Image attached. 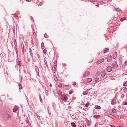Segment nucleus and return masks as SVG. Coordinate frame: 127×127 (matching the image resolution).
I'll return each instance as SVG.
<instances>
[{
    "instance_id": "48",
    "label": "nucleus",
    "mask_w": 127,
    "mask_h": 127,
    "mask_svg": "<svg viewBox=\"0 0 127 127\" xmlns=\"http://www.w3.org/2000/svg\"><path fill=\"white\" fill-rule=\"evenodd\" d=\"M73 85L75 86L76 84V83L75 82H73Z\"/></svg>"
},
{
    "instance_id": "55",
    "label": "nucleus",
    "mask_w": 127,
    "mask_h": 127,
    "mask_svg": "<svg viewBox=\"0 0 127 127\" xmlns=\"http://www.w3.org/2000/svg\"><path fill=\"white\" fill-rule=\"evenodd\" d=\"M24 72L25 73H27V72L26 71V70H24Z\"/></svg>"
},
{
    "instance_id": "35",
    "label": "nucleus",
    "mask_w": 127,
    "mask_h": 127,
    "mask_svg": "<svg viewBox=\"0 0 127 127\" xmlns=\"http://www.w3.org/2000/svg\"><path fill=\"white\" fill-rule=\"evenodd\" d=\"M44 37L45 38H47L48 37V36L46 33H45L44 35Z\"/></svg>"
},
{
    "instance_id": "53",
    "label": "nucleus",
    "mask_w": 127,
    "mask_h": 127,
    "mask_svg": "<svg viewBox=\"0 0 127 127\" xmlns=\"http://www.w3.org/2000/svg\"><path fill=\"white\" fill-rule=\"evenodd\" d=\"M37 57L39 59L40 58V56L39 54H37Z\"/></svg>"
},
{
    "instance_id": "13",
    "label": "nucleus",
    "mask_w": 127,
    "mask_h": 127,
    "mask_svg": "<svg viewBox=\"0 0 127 127\" xmlns=\"http://www.w3.org/2000/svg\"><path fill=\"white\" fill-rule=\"evenodd\" d=\"M117 53L116 52H115L113 54V58L114 59L116 58L117 56Z\"/></svg>"
},
{
    "instance_id": "47",
    "label": "nucleus",
    "mask_w": 127,
    "mask_h": 127,
    "mask_svg": "<svg viewBox=\"0 0 127 127\" xmlns=\"http://www.w3.org/2000/svg\"><path fill=\"white\" fill-rule=\"evenodd\" d=\"M34 51V49H33V53H34V54H35L36 53H37V51H35V52Z\"/></svg>"
},
{
    "instance_id": "8",
    "label": "nucleus",
    "mask_w": 127,
    "mask_h": 127,
    "mask_svg": "<svg viewBox=\"0 0 127 127\" xmlns=\"http://www.w3.org/2000/svg\"><path fill=\"white\" fill-rule=\"evenodd\" d=\"M90 72L88 71H86L84 74V75L83 76L85 77H86L87 76L90 74Z\"/></svg>"
},
{
    "instance_id": "20",
    "label": "nucleus",
    "mask_w": 127,
    "mask_h": 127,
    "mask_svg": "<svg viewBox=\"0 0 127 127\" xmlns=\"http://www.w3.org/2000/svg\"><path fill=\"white\" fill-rule=\"evenodd\" d=\"M52 70L54 72V71H55L56 70V66H54L52 67Z\"/></svg>"
},
{
    "instance_id": "15",
    "label": "nucleus",
    "mask_w": 127,
    "mask_h": 127,
    "mask_svg": "<svg viewBox=\"0 0 127 127\" xmlns=\"http://www.w3.org/2000/svg\"><path fill=\"white\" fill-rule=\"evenodd\" d=\"M88 90H87L86 91L83 92V95H87L88 93Z\"/></svg>"
},
{
    "instance_id": "61",
    "label": "nucleus",
    "mask_w": 127,
    "mask_h": 127,
    "mask_svg": "<svg viewBox=\"0 0 127 127\" xmlns=\"http://www.w3.org/2000/svg\"><path fill=\"white\" fill-rule=\"evenodd\" d=\"M50 87H52V85L51 84V83L50 84Z\"/></svg>"
},
{
    "instance_id": "28",
    "label": "nucleus",
    "mask_w": 127,
    "mask_h": 127,
    "mask_svg": "<svg viewBox=\"0 0 127 127\" xmlns=\"http://www.w3.org/2000/svg\"><path fill=\"white\" fill-rule=\"evenodd\" d=\"M19 88L20 90H21L22 89V86L20 83L19 84Z\"/></svg>"
},
{
    "instance_id": "29",
    "label": "nucleus",
    "mask_w": 127,
    "mask_h": 127,
    "mask_svg": "<svg viewBox=\"0 0 127 127\" xmlns=\"http://www.w3.org/2000/svg\"><path fill=\"white\" fill-rule=\"evenodd\" d=\"M123 85L125 86H127V81L126 82L124 83Z\"/></svg>"
},
{
    "instance_id": "16",
    "label": "nucleus",
    "mask_w": 127,
    "mask_h": 127,
    "mask_svg": "<svg viewBox=\"0 0 127 127\" xmlns=\"http://www.w3.org/2000/svg\"><path fill=\"white\" fill-rule=\"evenodd\" d=\"M108 116L110 117L113 119H114L115 117L112 114H108Z\"/></svg>"
},
{
    "instance_id": "26",
    "label": "nucleus",
    "mask_w": 127,
    "mask_h": 127,
    "mask_svg": "<svg viewBox=\"0 0 127 127\" xmlns=\"http://www.w3.org/2000/svg\"><path fill=\"white\" fill-rule=\"evenodd\" d=\"M15 48V50L16 52V54H17V57H18V50H17V48Z\"/></svg>"
},
{
    "instance_id": "54",
    "label": "nucleus",
    "mask_w": 127,
    "mask_h": 127,
    "mask_svg": "<svg viewBox=\"0 0 127 127\" xmlns=\"http://www.w3.org/2000/svg\"><path fill=\"white\" fill-rule=\"evenodd\" d=\"M56 76H54V80H55V81H56Z\"/></svg>"
},
{
    "instance_id": "21",
    "label": "nucleus",
    "mask_w": 127,
    "mask_h": 127,
    "mask_svg": "<svg viewBox=\"0 0 127 127\" xmlns=\"http://www.w3.org/2000/svg\"><path fill=\"white\" fill-rule=\"evenodd\" d=\"M126 19V17H122L120 19V20L121 21H123Z\"/></svg>"
},
{
    "instance_id": "3",
    "label": "nucleus",
    "mask_w": 127,
    "mask_h": 127,
    "mask_svg": "<svg viewBox=\"0 0 127 127\" xmlns=\"http://www.w3.org/2000/svg\"><path fill=\"white\" fill-rule=\"evenodd\" d=\"M61 99L64 100H67L68 98L67 96L64 95H61Z\"/></svg>"
},
{
    "instance_id": "56",
    "label": "nucleus",
    "mask_w": 127,
    "mask_h": 127,
    "mask_svg": "<svg viewBox=\"0 0 127 127\" xmlns=\"http://www.w3.org/2000/svg\"><path fill=\"white\" fill-rule=\"evenodd\" d=\"M111 127H115L114 126L112 125H110Z\"/></svg>"
},
{
    "instance_id": "9",
    "label": "nucleus",
    "mask_w": 127,
    "mask_h": 127,
    "mask_svg": "<svg viewBox=\"0 0 127 127\" xmlns=\"http://www.w3.org/2000/svg\"><path fill=\"white\" fill-rule=\"evenodd\" d=\"M35 70L36 73V74L37 75L39 76V68L37 66L35 67Z\"/></svg>"
},
{
    "instance_id": "58",
    "label": "nucleus",
    "mask_w": 127,
    "mask_h": 127,
    "mask_svg": "<svg viewBox=\"0 0 127 127\" xmlns=\"http://www.w3.org/2000/svg\"><path fill=\"white\" fill-rule=\"evenodd\" d=\"M36 116L37 117L39 118V117L40 118L39 116L37 115V114H36Z\"/></svg>"
},
{
    "instance_id": "42",
    "label": "nucleus",
    "mask_w": 127,
    "mask_h": 127,
    "mask_svg": "<svg viewBox=\"0 0 127 127\" xmlns=\"http://www.w3.org/2000/svg\"><path fill=\"white\" fill-rule=\"evenodd\" d=\"M2 104V101L1 100H0V106H1Z\"/></svg>"
},
{
    "instance_id": "44",
    "label": "nucleus",
    "mask_w": 127,
    "mask_h": 127,
    "mask_svg": "<svg viewBox=\"0 0 127 127\" xmlns=\"http://www.w3.org/2000/svg\"><path fill=\"white\" fill-rule=\"evenodd\" d=\"M26 121L27 123H28L29 124H30V122L29 121V120L28 119V120H27Z\"/></svg>"
},
{
    "instance_id": "52",
    "label": "nucleus",
    "mask_w": 127,
    "mask_h": 127,
    "mask_svg": "<svg viewBox=\"0 0 127 127\" xmlns=\"http://www.w3.org/2000/svg\"><path fill=\"white\" fill-rule=\"evenodd\" d=\"M124 105H127V102H125L124 103Z\"/></svg>"
},
{
    "instance_id": "39",
    "label": "nucleus",
    "mask_w": 127,
    "mask_h": 127,
    "mask_svg": "<svg viewBox=\"0 0 127 127\" xmlns=\"http://www.w3.org/2000/svg\"><path fill=\"white\" fill-rule=\"evenodd\" d=\"M33 34L34 35H36V33L35 32V31L34 29L33 31Z\"/></svg>"
},
{
    "instance_id": "6",
    "label": "nucleus",
    "mask_w": 127,
    "mask_h": 127,
    "mask_svg": "<svg viewBox=\"0 0 127 127\" xmlns=\"http://www.w3.org/2000/svg\"><path fill=\"white\" fill-rule=\"evenodd\" d=\"M107 60L108 62H110L112 60V57L111 56H110L107 57Z\"/></svg>"
},
{
    "instance_id": "10",
    "label": "nucleus",
    "mask_w": 127,
    "mask_h": 127,
    "mask_svg": "<svg viewBox=\"0 0 127 127\" xmlns=\"http://www.w3.org/2000/svg\"><path fill=\"white\" fill-rule=\"evenodd\" d=\"M18 109V107L17 106L15 105L14 108L13 109V112H15Z\"/></svg>"
},
{
    "instance_id": "4",
    "label": "nucleus",
    "mask_w": 127,
    "mask_h": 127,
    "mask_svg": "<svg viewBox=\"0 0 127 127\" xmlns=\"http://www.w3.org/2000/svg\"><path fill=\"white\" fill-rule=\"evenodd\" d=\"M104 59H101L98 60L96 63V64H99L101 63L104 61Z\"/></svg>"
},
{
    "instance_id": "25",
    "label": "nucleus",
    "mask_w": 127,
    "mask_h": 127,
    "mask_svg": "<svg viewBox=\"0 0 127 127\" xmlns=\"http://www.w3.org/2000/svg\"><path fill=\"white\" fill-rule=\"evenodd\" d=\"M95 108L96 109H100L101 108V107L100 106L97 105H96L95 106Z\"/></svg>"
},
{
    "instance_id": "45",
    "label": "nucleus",
    "mask_w": 127,
    "mask_h": 127,
    "mask_svg": "<svg viewBox=\"0 0 127 127\" xmlns=\"http://www.w3.org/2000/svg\"><path fill=\"white\" fill-rule=\"evenodd\" d=\"M104 114L105 115H106L107 116H108V112H105V114Z\"/></svg>"
},
{
    "instance_id": "37",
    "label": "nucleus",
    "mask_w": 127,
    "mask_h": 127,
    "mask_svg": "<svg viewBox=\"0 0 127 127\" xmlns=\"http://www.w3.org/2000/svg\"><path fill=\"white\" fill-rule=\"evenodd\" d=\"M57 65V61H55L54 64V66H56Z\"/></svg>"
},
{
    "instance_id": "38",
    "label": "nucleus",
    "mask_w": 127,
    "mask_h": 127,
    "mask_svg": "<svg viewBox=\"0 0 127 127\" xmlns=\"http://www.w3.org/2000/svg\"><path fill=\"white\" fill-rule=\"evenodd\" d=\"M21 61H19V62H18V64L19 66L20 65H21Z\"/></svg>"
},
{
    "instance_id": "2",
    "label": "nucleus",
    "mask_w": 127,
    "mask_h": 127,
    "mask_svg": "<svg viewBox=\"0 0 127 127\" xmlns=\"http://www.w3.org/2000/svg\"><path fill=\"white\" fill-rule=\"evenodd\" d=\"M92 80V79L91 78H86L84 80V83L85 84L90 83L91 82Z\"/></svg>"
},
{
    "instance_id": "1",
    "label": "nucleus",
    "mask_w": 127,
    "mask_h": 127,
    "mask_svg": "<svg viewBox=\"0 0 127 127\" xmlns=\"http://www.w3.org/2000/svg\"><path fill=\"white\" fill-rule=\"evenodd\" d=\"M11 108L8 107H6L3 113V117L4 120H7L11 118Z\"/></svg>"
},
{
    "instance_id": "32",
    "label": "nucleus",
    "mask_w": 127,
    "mask_h": 127,
    "mask_svg": "<svg viewBox=\"0 0 127 127\" xmlns=\"http://www.w3.org/2000/svg\"><path fill=\"white\" fill-rule=\"evenodd\" d=\"M127 88L126 87L124 89V92L125 93L127 92Z\"/></svg>"
},
{
    "instance_id": "62",
    "label": "nucleus",
    "mask_w": 127,
    "mask_h": 127,
    "mask_svg": "<svg viewBox=\"0 0 127 127\" xmlns=\"http://www.w3.org/2000/svg\"><path fill=\"white\" fill-rule=\"evenodd\" d=\"M31 50H32L31 49V48H30V50H29V51H31Z\"/></svg>"
},
{
    "instance_id": "14",
    "label": "nucleus",
    "mask_w": 127,
    "mask_h": 127,
    "mask_svg": "<svg viewBox=\"0 0 127 127\" xmlns=\"http://www.w3.org/2000/svg\"><path fill=\"white\" fill-rule=\"evenodd\" d=\"M106 74V72L105 71H103L101 73V75L102 77L104 76Z\"/></svg>"
},
{
    "instance_id": "36",
    "label": "nucleus",
    "mask_w": 127,
    "mask_h": 127,
    "mask_svg": "<svg viewBox=\"0 0 127 127\" xmlns=\"http://www.w3.org/2000/svg\"><path fill=\"white\" fill-rule=\"evenodd\" d=\"M31 42H32V47H34V43H33V39H32Z\"/></svg>"
},
{
    "instance_id": "34",
    "label": "nucleus",
    "mask_w": 127,
    "mask_h": 127,
    "mask_svg": "<svg viewBox=\"0 0 127 127\" xmlns=\"http://www.w3.org/2000/svg\"><path fill=\"white\" fill-rule=\"evenodd\" d=\"M30 51V55L31 56H32L33 53H32V50H31V51Z\"/></svg>"
},
{
    "instance_id": "31",
    "label": "nucleus",
    "mask_w": 127,
    "mask_h": 127,
    "mask_svg": "<svg viewBox=\"0 0 127 127\" xmlns=\"http://www.w3.org/2000/svg\"><path fill=\"white\" fill-rule=\"evenodd\" d=\"M14 44L15 45V48H17V44L16 42H14Z\"/></svg>"
},
{
    "instance_id": "22",
    "label": "nucleus",
    "mask_w": 127,
    "mask_h": 127,
    "mask_svg": "<svg viewBox=\"0 0 127 127\" xmlns=\"http://www.w3.org/2000/svg\"><path fill=\"white\" fill-rule=\"evenodd\" d=\"M115 10L118 12H120L121 11V10L119 8H116L115 9Z\"/></svg>"
},
{
    "instance_id": "41",
    "label": "nucleus",
    "mask_w": 127,
    "mask_h": 127,
    "mask_svg": "<svg viewBox=\"0 0 127 127\" xmlns=\"http://www.w3.org/2000/svg\"><path fill=\"white\" fill-rule=\"evenodd\" d=\"M22 52H23V54H24V47L23 48H22Z\"/></svg>"
},
{
    "instance_id": "23",
    "label": "nucleus",
    "mask_w": 127,
    "mask_h": 127,
    "mask_svg": "<svg viewBox=\"0 0 127 127\" xmlns=\"http://www.w3.org/2000/svg\"><path fill=\"white\" fill-rule=\"evenodd\" d=\"M44 62L45 64V65L47 67H48V65L47 64V62L46 60L45 59H44Z\"/></svg>"
},
{
    "instance_id": "51",
    "label": "nucleus",
    "mask_w": 127,
    "mask_h": 127,
    "mask_svg": "<svg viewBox=\"0 0 127 127\" xmlns=\"http://www.w3.org/2000/svg\"><path fill=\"white\" fill-rule=\"evenodd\" d=\"M40 101L42 102V99L40 95Z\"/></svg>"
},
{
    "instance_id": "43",
    "label": "nucleus",
    "mask_w": 127,
    "mask_h": 127,
    "mask_svg": "<svg viewBox=\"0 0 127 127\" xmlns=\"http://www.w3.org/2000/svg\"><path fill=\"white\" fill-rule=\"evenodd\" d=\"M125 96V95L124 94L122 93L121 94V97L123 98V97Z\"/></svg>"
},
{
    "instance_id": "40",
    "label": "nucleus",
    "mask_w": 127,
    "mask_h": 127,
    "mask_svg": "<svg viewBox=\"0 0 127 127\" xmlns=\"http://www.w3.org/2000/svg\"><path fill=\"white\" fill-rule=\"evenodd\" d=\"M46 51H47V50H46V49H45L44 50H43V53L44 54L46 53Z\"/></svg>"
},
{
    "instance_id": "18",
    "label": "nucleus",
    "mask_w": 127,
    "mask_h": 127,
    "mask_svg": "<svg viewBox=\"0 0 127 127\" xmlns=\"http://www.w3.org/2000/svg\"><path fill=\"white\" fill-rule=\"evenodd\" d=\"M109 49L107 48H106L104 50V53H106L108 52L109 51Z\"/></svg>"
},
{
    "instance_id": "7",
    "label": "nucleus",
    "mask_w": 127,
    "mask_h": 127,
    "mask_svg": "<svg viewBox=\"0 0 127 127\" xmlns=\"http://www.w3.org/2000/svg\"><path fill=\"white\" fill-rule=\"evenodd\" d=\"M112 67L114 69L118 67V65L117 63H113L112 64Z\"/></svg>"
},
{
    "instance_id": "60",
    "label": "nucleus",
    "mask_w": 127,
    "mask_h": 127,
    "mask_svg": "<svg viewBox=\"0 0 127 127\" xmlns=\"http://www.w3.org/2000/svg\"><path fill=\"white\" fill-rule=\"evenodd\" d=\"M14 42H16V40L15 38L14 39Z\"/></svg>"
},
{
    "instance_id": "17",
    "label": "nucleus",
    "mask_w": 127,
    "mask_h": 127,
    "mask_svg": "<svg viewBox=\"0 0 127 127\" xmlns=\"http://www.w3.org/2000/svg\"><path fill=\"white\" fill-rule=\"evenodd\" d=\"M41 49H43L44 48V46L43 42H42L41 44Z\"/></svg>"
},
{
    "instance_id": "46",
    "label": "nucleus",
    "mask_w": 127,
    "mask_h": 127,
    "mask_svg": "<svg viewBox=\"0 0 127 127\" xmlns=\"http://www.w3.org/2000/svg\"><path fill=\"white\" fill-rule=\"evenodd\" d=\"M96 0H90V1L91 2H95Z\"/></svg>"
},
{
    "instance_id": "27",
    "label": "nucleus",
    "mask_w": 127,
    "mask_h": 127,
    "mask_svg": "<svg viewBox=\"0 0 127 127\" xmlns=\"http://www.w3.org/2000/svg\"><path fill=\"white\" fill-rule=\"evenodd\" d=\"M90 102H88L87 103L85 104V106L86 107H88L90 105Z\"/></svg>"
},
{
    "instance_id": "19",
    "label": "nucleus",
    "mask_w": 127,
    "mask_h": 127,
    "mask_svg": "<svg viewBox=\"0 0 127 127\" xmlns=\"http://www.w3.org/2000/svg\"><path fill=\"white\" fill-rule=\"evenodd\" d=\"M71 126L73 127H76V125L73 122H72L71 124Z\"/></svg>"
},
{
    "instance_id": "59",
    "label": "nucleus",
    "mask_w": 127,
    "mask_h": 127,
    "mask_svg": "<svg viewBox=\"0 0 127 127\" xmlns=\"http://www.w3.org/2000/svg\"><path fill=\"white\" fill-rule=\"evenodd\" d=\"M17 62H18V58H17Z\"/></svg>"
},
{
    "instance_id": "63",
    "label": "nucleus",
    "mask_w": 127,
    "mask_h": 127,
    "mask_svg": "<svg viewBox=\"0 0 127 127\" xmlns=\"http://www.w3.org/2000/svg\"><path fill=\"white\" fill-rule=\"evenodd\" d=\"M49 107H48V111H49Z\"/></svg>"
},
{
    "instance_id": "50",
    "label": "nucleus",
    "mask_w": 127,
    "mask_h": 127,
    "mask_svg": "<svg viewBox=\"0 0 127 127\" xmlns=\"http://www.w3.org/2000/svg\"><path fill=\"white\" fill-rule=\"evenodd\" d=\"M72 93V91H70L69 92V94H71Z\"/></svg>"
},
{
    "instance_id": "64",
    "label": "nucleus",
    "mask_w": 127,
    "mask_h": 127,
    "mask_svg": "<svg viewBox=\"0 0 127 127\" xmlns=\"http://www.w3.org/2000/svg\"><path fill=\"white\" fill-rule=\"evenodd\" d=\"M97 6H98H98H99V3H97Z\"/></svg>"
},
{
    "instance_id": "33",
    "label": "nucleus",
    "mask_w": 127,
    "mask_h": 127,
    "mask_svg": "<svg viewBox=\"0 0 127 127\" xmlns=\"http://www.w3.org/2000/svg\"><path fill=\"white\" fill-rule=\"evenodd\" d=\"M112 111V112L114 113H115L116 112V110L115 109H113Z\"/></svg>"
},
{
    "instance_id": "5",
    "label": "nucleus",
    "mask_w": 127,
    "mask_h": 127,
    "mask_svg": "<svg viewBox=\"0 0 127 127\" xmlns=\"http://www.w3.org/2000/svg\"><path fill=\"white\" fill-rule=\"evenodd\" d=\"M112 70V67L110 66H108L107 68V70L108 72H110Z\"/></svg>"
},
{
    "instance_id": "12",
    "label": "nucleus",
    "mask_w": 127,
    "mask_h": 127,
    "mask_svg": "<svg viewBox=\"0 0 127 127\" xmlns=\"http://www.w3.org/2000/svg\"><path fill=\"white\" fill-rule=\"evenodd\" d=\"M115 100L114 98L111 101V104L112 105L116 104L117 102L115 101Z\"/></svg>"
},
{
    "instance_id": "11",
    "label": "nucleus",
    "mask_w": 127,
    "mask_h": 127,
    "mask_svg": "<svg viewBox=\"0 0 127 127\" xmlns=\"http://www.w3.org/2000/svg\"><path fill=\"white\" fill-rule=\"evenodd\" d=\"M101 117V116L100 115H95L93 116V117L96 118L97 119H98L99 118Z\"/></svg>"
},
{
    "instance_id": "24",
    "label": "nucleus",
    "mask_w": 127,
    "mask_h": 127,
    "mask_svg": "<svg viewBox=\"0 0 127 127\" xmlns=\"http://www.w3.org/2000/svg\"><path fill=\"white\" fill-rule=\"evenodd\" d=\"M100 80V79L99 78L97 77L95 79V82L99 81Z\"/></svg>"
},
{
    "instance_id": "57",
    "label": "nucleus",
    "mask_w": 127,
    "mask_h": 127,
    "mask_svg": "<svg viewBox=\"0 0 127 127\" xmlns=\"http://www.w3.org/2000/svg\"><path fill=\"white\" fill-rule=\"evenodd\" d=\"M125 64L126 65H127V61L125 62Z\"/></svg>"
},
{
    "instance_id": "30",
    "label": "nucleus",
    "mask_w": 127,
    "mask_h": 127,
    "mask_svg": "<svg viewBox=\"0 0 127 127\" xmlns=\"http://www.w3.org/2000/svg\"><path fill=\"white\" fill-rule=\"evenodd\" d=\"M58 94L60 95H62V92L60 90H59L58 91Z\"/></svg>"
},
{
    "instance_id": "49",
    "label": "nucleus",
    "mask_w": 127,
    "mask_h": 127,
    "mask_svg": "<svg viewBox=\"0 0 127 127\" xmlns=\"http://www.w3.org/2000/svg\"><path fill=\"white\" fill-rule=\"evenodd\" d=\"M30 18L33 21H34V20L33 19V18L32 17V16H30Z\"/></svg>"
}]
</instances>
